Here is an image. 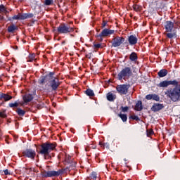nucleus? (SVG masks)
<instances>
[{
	"label": "nucleus",
	"mask_w": 180,
	"mask_h": 180,
	"mask_svg": "<svg viewBox=\"0 0 180 180\" xmlns=\"http://www.w3.org/2000/svg\"><path fill=\"white\" fill-rule=\"evenodd\" d=\"M169 85H173L174 88L166 90L165 95L169 98L172 102H180V82L176 80H164L158 84L159 88H168Z\"/></svg>",
	"instance_id": "f257e3e1"
},
{
	"label": "nucleus",
	"mask_w": 180,
	"mask_h": 180,
	"mask_svg": "<svg viewBox=\"0 0 180 180\" xmlns=\"http://www.w3.org/2000/svg\"><path fill=\"white\" fill-rule=\"evenodd\" d=\"M57 147V143L56 142H45L40 145L39 150L38 154L43 155L44 160H50L51 158V155L50 153L51 151H54Z\"/></svg>",
	"instance_id": "f03ea898"
},
{
	"label": "nucleus",
	"mask_w": 180,
	"mask_h": 180,
	"mask_svg": "<svg viewBox=\"0 0 180 180\" xmlns=\"http://www.w3.org/2000/svg\"><path fill=\"white\" fill-rule=\"evenodd\" d=\"M164 29L165 31L163 34L166 36L167 39H176L178 37L176 27L175 26V22L171 20H167L165 22Z\"/></svg>",
	"instance_id": "7ed1b4c3"
},
{
	"label": "nucleus",
	"mask_w": 180,
	"mask_h": 180,
	"mask_svg": "<svg viewBox=\"0 0 180 180\" xmlns=\"http://www.w3.org/2000/svg\"><path fill=\"white\" fill-rule=\"evenodd\" d=\"M133 75V70L130 67H125L117 74V79L119 81H127Z\"/></svg>",
	"instance_id": "20e7f679"
},
{
	"label": "nucleus",
	"mask_w": 180,
	"mask_h": 180,
	"mask_svg": "<svg viewBox=\"0 0 180 180\" xmlns=\"http://www.w3.org/2000/svg\"><path fill=\"white\" fill-rule=\"evenodd\" d=\"M64 169H60L58 171L50 170V171H43L41 172L42 178H53L54 176H60L64 174Z\"/></svg>",
	"instance_id": "39448f33"
},
{
	"label": "nucleus",
	"mask_w": 180,
	"mask_h": 180,
	"mask_svg": "<svg viewBox=\"0 0 180 180\" xmlns=\"http://www.w3.org/2000/svg\"><path fill=\"white\" fill-rule=\"evenodd\" d=\"M57 32L59 34H67L68 33H72V32H74V27H70L65 23H61L57 27Z\"/></svg>",
	"instance_id": "423d86ee"
},
{
	"label": "nucleus",
	"mask_w": 180,
	"mask_h": 180,
	"mask_svg": "<svg viewBox=\"0 0 180 180\" xmlns=\"http://www.w3.org/2000/svg\"><path fill=\"white\" fill-rule=\"evenodd\" d=\"M34 15L33 13H20L15 15L11 18H8V20H25L26 19H32Z\"/></svg>",
	"instance_id": "0eeeda50"
},
{
	"label": "nucleus",
	"mask_w": 180,
	"mask_h": 180,
	"mask_svg": "<svg viewBox=\"0 0 180 180\" xmlns=\"http://www.w3.org/2000/svg\"><path fill=\"white\" fill-rule=\"evenodd\" d=\"M115 30L105 28L102 32L97 34L96 37L98 39V41H103V37H108V36H110V34H114Z\"/></svg>",
	"instance_id": "6e6552de"
},
{
	"label": "nucleus",
	"mask_w": 180,
	"mask_h": 180,
	"mask_svg": "<svg viewBox=\"0 0 180 180\" xmlns=\"http://www.w3.org/2000/svg\"><path fill=\"white\" fill-rule=\"evenodd\" d=\"M36 154V150L32 148H27L22 152V157L30 158V160H34Z\"/></svg>",
	"instance_id": "1a4fd4ad"
},
{
	"label": "nucleus",
	"mask_w": 180,
	"mask_h": 180,
	"mask_svg": "<svg viewBox=\"0 0 180 180\" xmlns=\"http://www.w3.org/2000/svg\"><path fill=\"white\" fill-rule=\"evenodd\" d=\"M130 84H118L116 86V91L120 95H127Z\"/></svg>",
	"instance_id": "9d476101"
},
{
	"label": "nucleus",
	"mask_w": 180,
	"mask_h": 180,
	"mask_svg": "<svg viewBox=\"0 0 180 180\" xmlns=\"http://www.w3.org/2000/svg\"><path fill=\"white\" fill-rule=\"evenodd\" d=\"M125 39L123 37L117 36L112 39V47H120L125 41Z\"/></svg>",
	"instance_id": "9b49d317"
},
{
	"label": "nucleus",
	"mask_w": 180,
	"mask_h": 180,
	"mask_svg": "<svg viewBox=\"0 0 180 180\" xmlns=\"http://www.w3.org/2000/svg\"><path fill=\"white\" fill-rule=\"evenodd\" d=\"M61 85V82H60V79L57 77H53L52 80L50 82V86L52 89V91H57L58 89V87Z\"/></svg>",
	"instance_id": "f8f14e48"
},
{
	"label": "nucleus",
	"mask_w": 180,
	"mask_h": 180,
	"mask_svg": "<svg viewBox=\"0 0 180 180\" xmlns=\"http://www.w3.org/2000/svg\"><path fill=\"white\" fill-rule=\"evenodd\" d=\"M127 40L129 46H136V44H137V41H139V39L136 35L128 36Z\"/></svg>",
	"instance_id": "ddd939ff"
},
{
	"label": "nucleus",
	"mask_w": 180,
	"mask_h": 180,
	"mask_svg": "<svg viewBox=\"0 0 180 180\" xmlns=\"http://www.w3.org/2000/svg\"><path fill=\"white\" fill-rule=\"evenodd\" d=\"M164 108V104L155 103L153 105L150 109L152 112H160V110H162Z\"/></svg>",
	"instance_id": "4468645a"
},
{
	"label": "nucleus",
	"mask_w": 180,
	"mask_h": 180,
	"mask_svg": "<svg viewBox=\"0 0 180 180\" xmlns=\"http://www.w3.org/2000/svg\"><path fill=\"white\" fill-rule=\"evenodd\" d=\"M23 101L25 103H29L33 101V95L32 94H25L22 97Z\"/></svg>",
	"instance_id": "2eb2a0df"
},
{
	"label": "nucleus",
	"mask_w": 180,
	"mask_h": 180,
	"mask_svg": "<svg viewBox=\"0 0 180 180\" xmlns=\"http://www.w3.org/2000/svg\"><path fill=\"white\" fill-rule=\"evenodd\" d=\"M134 110L136 112H141L143 110V102L138 101L134 106Z\"/></svg>",
	"instance_id": "dca6fc26"
},
{
	"label": "nucleus",
	"mask_w": 180,
	"mask_h": 180,
	"mask_svg": "<svg viewBox=\"0 0 180 180\" xmlns=\"http://www.w3.org/2000/svg\"><path fill=\"white\" fill-rule=\"evenodd\" d=\"M49 81V75H45V76H41L39 79L38 80V84L39 85H44L46 82Z\"/></svg>",
	"instance_id": "f3484780"
},
{
	"label": "nucleus",
	"mask_w": 180,
	"mask_h": 180,
	"mask_svg": "<svg viewBox=\"0 0 180 180\" xmlns=\"http://www.w3.org/2000/svg\"><path fill=\"white\" fill-rule=\"evenodd\" d=\"M12 96H9V94H0L1 101H4V102H8V101H11L12 99Z\"/></svg>",
	"instance_id": "a211bd4d"
},
{
	"label": "nucleus",
	"mask_w": 180,
	"mask_h": 180,
	"mask_svg": "<svg viewBox=\"0 0 180 180\" xmlns=\"http://www.w3.org/2000/svg\"><path fill=\"white\" fill-rule=\"evenodd\" d=\"M158 75L160 78H164V77L168 75V70L167 69H162L158 72Z\"/></svg>",
	"instance_id": "6ab92c4d"
},
{
	"label": "nucleus",
	"mask_w": 180,
	"mask_h": 180,
	"mask_svg": "<svg viewBox=\"0 0 180 180\" xmlns=\"http://www.w3.org/2000/svg\"><path fill=\"white\" fill-rule=\"evenodd\" d=\"M18 29H19L18 26L15 25L14 24H12L8 27L7 30L8 33H15V31L18 30Z\"/></svg>",
	"instance_id": "aec40b11"
},
{
	"label": "nucleus",
	"mask_w": 180,
	"mask_h": 180,
	"mask_svg": "<svg viewBox=\"0 0 180 180\" xmlns=\"http://www.w3.org/2000/svg\"><path fill=\"white\" fill-rule=\"evenodd\" d=\"M107 99L109 102H113L116 99V94H113L112 92H108L107 94Z\"/></svg>",
	"instance_id": "412c9836"
},
{
	"label": "nucleus",
	"mask_w": 180,
	"mask_h": 180,
	"mask_svg": "<svg viewBox=\"0 0 180 180\" xmlns=\"http://www.w3.org/2000/svg\"><path fill=\"white\" fill-rule=\"evenodd\" d=\"M138 59H139V56H137V53L136 52H132L129 55V60L131 61L136 63V61H137Z\"/></svg>",
	"instance_id": "4be33fe9"
},
{
	"label": "nucleus",
	"mask_w": 180,
	"mask_h": 180,
	"mask_svg": "<svg viewBox=\"0 0 180 180\" xmlns=\"http://www.w3.org/2000/svg\"><path fill=\"white\" fill-rule=\"evenodd\" d=\"M132 9L135 12H141V11H143V6L139 4H134L132 6Z\"/></svg>",
	"instance_id": "5701e85b"
},
{
	"label": "nucleus",
	"mask_w": 180,
	"mask_h": 180,
	"mask_svg": "<svg viewBox=\"0 0 180 180\" xmlns=\"http://www.w3.org/2000/svg\"><path fill=\"white\" fill-rule=\"evenodd\" d=\"M27 61L28 63H32V61H36V54H34V53L30 54L28 56Z\"/></svg>",
	"instance_id": "b1692460"
},
{
	"label": "nucleus",
	"mask_w": 180,
	"mask_h": 180,
	"mask_svg": "<svg viewBox=\"0 0 180 180\" xmlns=\"http://www.w3.org/2000/svg\"><path fill=\"white\" fill-rule=\"evenodd\" d=\"M85 94L87 95V96H95V93H94V91H92L91 89H86L85 91Z\"/></svg>",
	"instance_id": "393cba45"
},
{
	"label": "nucleus",
	"mask_w": 180,
	"mask_h": 180,
	"mask_svg": "<svg viewBox=\"0 0 180 180\" xmlns=\"http://www.w3.org/2000/svg\"><path fill=\"white\" fill-rule=\"evenodd\" d=\"M119 117L122 120V122H127V115L126 114H118Z\"/></svg>",
	"instance_id": "a878e982"
},
{
	"label": "nucleus",
	"mask_w": 180,
	"mask_h": 180,
	"mask_svg": "<svg viewBox=\"0 0 180 180\" xmlns=\"http://www.w3.org/2000/svg\"><path fill=\"white\" fill-rule=\"evenodd\" d=\"M16 112H17L18 116H23L24 115L26 114V111H25V110H22L20 108H17Z\"/></svg>",
	"instance_id": "bb28decb"
},
{
	"label": "nucleus",
	"mask_w": 180,
	"mask_h": 180,
	"mask_svg": "<svg viewBox=\"0 0 180 180\" xmlns=\"http://www.w3.org/2000/svg\"><path fill=\"white\" fill-rule=\"evenodd\" d=\"M96 178H98V174H96V172H91V174L89 177V179H94V180H96Z\"/></svg>",
	"instance_id": "cd10ccee"
},
{
	"label": "nucleus",
	"mask_w": 180,
	"mask_h": 180,
	"mask_svg": "<svg viewBox=\"0 0 180 180\" xmlns=\"http://www.w3.org/2000/svg\"><path fill=\"white\" fill-rule=\"evenodd\" d=\"M8 10L5 8L4 4L0 5V13H6Z\"/></svg>",
	"instance_id": "c85d7f7f"
},
{
	"label": "nucleus",
	"mask_w": 180,
	"mask_h": 180,
	"mask_svg": "<svg viewBox=\"0 0 180 180\" xmlns=\"http://www.w3.org/2000/svg\"><path fill=\"white\" fill-rule=\"evenodd\" d=\"M147 137H151L154 134V130L153 129H148L146 130Z\"/></svg>",
	"instance_id": "c756f323"
},
{
	"label": "nucleus",
	"mask_w": 180,
	"mask_h": 180,
	"mask_svg": "<svg viewBox=\"0 0 180 180\" xmlns=\"http://www.w3.org/2000/svg\"><path fill=\"white\" fill-rule=\"evenodd\" d=\"M53 0H45L44 1V5H46V6H50V5H53Z\"/></svg>",
	"instance_id": "7c9ffc66"
},
{
	"label": "nucleus",
	"mask_w": 180,
	"mask_h": 180,
	"mask_svg": "<svg viewBox=\"0 0 180 180\" xmlns=\"http://www.w3.org/2000/svg\"><path fill=\"white\" fill-rule=\"evenodd\" d=\"M153 101H155L156 102H160V96L157 94L152 95Z\"/></svg>",
	"instance_id": "2f4dec72"
},
{
	"label": "nucleus",
	"mask_w": 180,
	"mask_h": 180,
	"mask_svg": "<svg viewBox=\"0 0 180 180\" xmlns=\"http://www.w3.org/2000/svg\"><path fill=\"white\" fill-rule=\"evenodd\" d=\"M6 117V110H4L2 111H0V117L5 119Z\"/></svg>",
	"instance_id": "473e14b6"
},
{
	"label": "nucleus",
	"mask_w": 180,
	"mask_h": 180,
	"mask_svg": "<svg viewBox=\"0 0 180 180\" xmlns=\"http://www.w3.org/2000/svg\"><path fill=\"white\" fill-rule=\"evenodd\" d=\"M18 106H19V103H18V102L9 103L10 108H18Z\"/></svg>",
	"instance_id": "72a5a7b5"
},
{
	"label": "nucleus",
	"mask_w": 180,
	"mask_h": 180,
	"mask_svg": "<svg viewBox=\"0 0 180 180\" xmlns=\"http://www.w3.org/2000/svg\"><path fill=\"white\" fill-rule=\"evenodd\" d=\"M94 49H96L98 50V49H103V46H102V44H94Z\"/></svg>",
	"instance_id": "f704fd0d"
},
{
	"label": "nucleus",
	"mask_w": 180,
	"mask_h": 180,
	"mask_svg": "<svg viewBox=\"0 0 180 180\" xmlns=\"http://www.w3.org/2000/svg\"><path fill=\"white\" fill-rule=\"evenodd\" d=\"M129 119H132V120H136V122L140 121V118H139V116L137 115H131Z\"/></svg>",
	"instance_id": "c9c22d12"
},
{
	"label": "nucleus",
	"mask_w": 180,
	"mask_h": 180,
	"mask_svg": "<svg viewBox=\"0 0 180 180\" xmlns=\"http://www.w3.org/2000/svg\"><path fill=\"white\" fill-rule=\"evenodd\" d=\"M71 158H71V156L70 155H65V161L66 162L70 163V162H71Z\"/></svg>",
	"instance_id": "e433bc0d"
},
{
	"label": "nucleus",
	"mask_w": 180,
	"mask_h": 180,
	"mask_svg": "<svg viewBox=\"0 0 180 180\" xmlns=\"http://www.w3.org/2000/svg\"><path fill=\"white\" fill-rule=\"evenodd\" d=\"M129 109H130V107H128V106H125V107L122 106L121 107V110H122V112H128Z\"/></svg>",
	"instance_id": "4c0bfd02"
},
{
	"label": "nucleus",
	"mask_w": 180,
	"mask_h": 180,
	"mask_svg": "<svg viewBox=\"0 0 180 180\" xmlns=\"http://www.w3.org/2000/svg\"><path fill=\"white\" fill-rule=\"evenodd\" d=\"M106 25H108V21L106 20H103V22L101 24V28L104 29V27H106Z\"/></svg>",
	"instance_id": "58836bf2"
},
{
	"label": "nucleus",
	"mask_w": 180,
	"mask_h": 180,
	"mask_svg": "<svg viewBox=\"0 0 180 180\" xmlns=\"http://www.w3.org/2000/svg\"><path fill=\"white\" fill-rule=\"evenodd\" d=\"M146 99H147V101H151V99H153V94H148L146 96Z\"/></svg>",
	"instance_id": "ea45409f"
},
{
	"label": "nucleus",
	"mask_w": 180,
	"mask_h": 180,
	"mask_svg": "<svg viewBox=\"0 0 180 180\" xmlns=\"http://www.w3.org/2000/svg\"><path fill=\"white\" fill-rule=\"evenodd\" d=\"M89 148L95 149V148H96V145L94 144V143H91L90 145H89Z\"/></svg>",
	"instance_id": "a19ab883"
},
{
	"label": "nucleus",
	"mask_w": 180,
	"mask_h": 180,
	"mask_svg": "<svg viewBox=\"0 0 180 180\" xmlns=\"http://www.w3.org/2000/svg\"><path fill=\"white\" fill-rule=\"evenodd\" d=\"M4 172V175H11V172H9L8 169H5Z\"/></svg>",
	"instance_id": "79ce46f5"
},
{
	"label": "nucleus",
	"mask_w": 180,
	"mask_h": 180,
	"mask_svg": "<svg viewBox=\"0 0 180 180\" xmlns=\"http://www.w3.org/2000/svg\"><path fill=\"white\" fill-rule=\"evenodd\" d=\"M56 73L54 72H50L49 73V77H53V75H54Z\"/></svg>",
	"instance_id": "37998d69"
},
{
	"label": "nucleus",
	"mask_w": 180,
	"mask_h": 180,
	"mask_svg": "<svg viewBox=\"0 0 180 180\" xmlns=\"http://www.w3.org/2000/svg\"><path fill=\"white\" fill-rule=\"evenodd\" d=\"M4 17L1 15H0V20H4Z\"/></svg>",
	"instance_id": "c03bdc74"
},
{
	"label": "nucleus",
	"mask_w": 180,
	"mask_h": 180,
	"mask_svg": "<svg viewBox=\"0 0 180 180\" xmlns=\"http://www.w3.org/2000/svg\"><path fill=\"white\" fill-rule=\"evenodd\" d=\"M25 1H26V0H18V2L22 3V2H25Z\"/></svg>",
	"instance_id": "a18cd8bd"
},
{
	"label": "nucleus",
	"mask_w": 180,
	"mask_h": 180,
	"mask_svg": "<svg viewBox=\"0 0 180 180\" xmlns=\"http://www.w3.org/2000/svg\"><path fill=\"white\" fill-rule=\"evenodd\" d=\"M86 151H89V149L88 148H86Z\"/></svg>",
	"instance_id": "49530a36"
},
{
	"label": "nucleus",
	"mask_w": 180,
	"mask_h": 180,
	"mask_svg": "<svg viewBox=\"0 0 180 180\" xmlns=\"http://www.w3.org/2000/svg\"><path fill=\"white\" fill-rule=\"evenodd\" d=\"M0 81H2V77L0 75Z\"/></svg>",
	"instance_id": "de8ad7c7"
},
{
	"label": "nucleus",
	"mask_w": 180,
	"mask_h": 180,
	"mask_svg": "<svg viewBox=\"0 0 180 180\" xmlns=\"http://www.w3.org/2000/svg\"><path fill=\"white\" fill-rule=\"evenodd\" d=\"M130 17H131V18H133V14H130Z\"/></svg>",
	"instance_id": "09e8293b"
},
{
	"label": "nucleus",
	"mask_w": 180,
	"mask_h": 180,
	"mask_svg": "<svg viewBox=\"0 0 180 180\" xmlns=\"http://www.w3.org/2000/svg\"><path fill=\"white\" fill-rule=\"evenodd\" d=\"M0 174H2V172H1V171H0Z\"/></svg>",
	"instance_id": "8fccbe9b"
},
{
	"label": "nucleus",
	"mask_w": 180,
	"mask_h": 180,
	"mask_svg": "<svg viewBox=\"0 0 180 180\" xmlns=\"http://www.w3.org/2000/svg\"><path fill=\"white\" fill-rule=\"evenodd\" d=\"M128 180H131V179H128Z\"/></svg>",
	"instance_id": "3c124183"
}]
</instances>
